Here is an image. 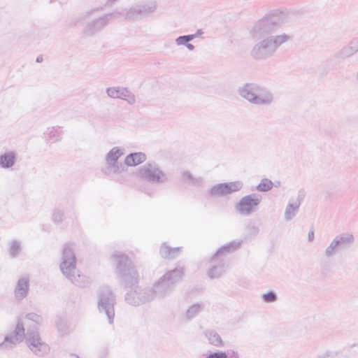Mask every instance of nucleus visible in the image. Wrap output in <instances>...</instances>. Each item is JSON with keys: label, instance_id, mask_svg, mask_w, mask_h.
I'll return each mask as SVG.
<instances>
[{"label": "nucleus", "instance_id": "2", "mask_svg": "<svg viewBox=\"0 0 358 358\" xmlns=\"http://www.w3.org/2000/svg\"><path fill=\"white\" fill-rule=\"evenodd\" d=\"M24 322L22 319L17 320L14 331L6 335L0 343V350H11L25 340L31 352L38 357H43L50 351L49 345L43 341L35 327H29L25 333Z\"/></svg>", "mask_w": 358, "mask_h": 358}, {"label": "nucleus", "instance_id": "31", "mask_svg": "<svg viewBox=\"0 0 358 358\" xmlns=\"http://www.w3.org/2000/svg\"><path fill=\"white\" fill-rule=\"evenodd\" d=\"M20 243L17 241H13L10 243V255L13 257H17L20 252Z\"/></svg>", "mask_w": 358, "mask_h": 358}, {"label": "nucleus", "instance_id": "15", "mask_svg": "<svg viewBox=\"0 0 358 358\" xmlns=\"http://www.w3.org/2000/svg\"><path fill=\"white\" fill-rule=\"evenodd\" d=\"M242 243V240H234L224 245L218 249L215 255L212 257V261L215 262L220 257L236 251L241 248Z\"/></svg>", "mask_w": 358, "mask_h": 358}, {"label": "nucleus", "instance_id": "24", "mask_svg": "<svg viewBox=\"0 0 358 358\" xmlns=\"http://www.w3.org/2000/svg\"><path fill=\"white\" fill-rule=\"evenodd\" d=\"M226 270V266L224 263L220 262L217 265L212 266L207 272L208 278L211 280L219 278L222 276Z\"/></svg>", "mask_w": 358, "mask_h": 358}, {"label": "nucleus", "instance_id": "8", "mask_svg": "<svg viewBox=\"0 0 358 358\" xmlns=\"http://www.w3.org/2000/svg\"><path fill=\"white\" fill-rule=\"evenodd\" d=\"M141 178L155 184L162 185L169 181L167 174L155 162L146 163L138 169Z\"/></svg>", "mask_w": 358, "mask_h": 358}, {"label": "nucleus", "instance_id": "7", "mask_svg": "<svg viewBox=\"0 0 358 358\" xmlns=\"http://www.w3.org/2000/svg\"><path fill=\"white\" fill-rule=\"evenodd\" d=\"M98 308L101 313H104L110 324H113L115 316L114 306L115 297L108 286H101L97 293Z\"/></svg>", "mask_w": 358, "mask_h": 358}, {"label": "nucleus", "instance_id": "34", "mask_svg": "<svg viewBox=\"0 0 358 358\" xmlns=\"http://www.w3.org/2000/svg\"><path fill=\"white\" fill-rule=\"evenodd\" d=\"M229 354L225 351L210 352L206 355L205 358H229Z\"/></svg>", "mask_w": 358, "mask_h": 358}, {"label": "nucleus", "instance_id": "39", "mask_svg": "<svg viewBox=\"0 0 358 358\" xmlns=\"http://www.w3.org/2000/svg\"><path fill=\"white\" fill-rule=\"evenodd\" d=\"M315 234L313 231H310L308 234V239L310 242H312L314 239Z\"/></svg>", "mask_w": 358, "mask_h": 358}, {"label": "nucleus", "instance_id": "4", "mask_svg": "<svg viewBox=\"0 0 358 358\" xmlns=\"http://www.w3.org/2000/svg\"><path fill=\"white\" fill-rule=\"evenodd\" d=\"M238 92L241 98L255 106H269L275 102V96L269 89L255 83L243 85Z\"/></svg>", "mask_w": 358, "mask_h": 358}, {"label": "nucleus", "instance_id": "29", "mask_svg": "<svg viewBox=\"0 0 358 358\" xmlns=\"http://www.w3.org/2000/svg\"><path fill=\"white\" fill-rule=\"evenodd\" d=\"M273 182L268 178H263L261 180L259 185L257 186V190L259 192H268L273 188Z\"/></svg>", "mask_w": 358, "mask_h": 358}, {"label": "nucleus", "instance_id": "3", "mask_svg": "<svg viewBox=\"0 0 358 358\" xmlns=\"http://www.w3.org/2000/svg\"><path fill=\"white\" fill-rule=\"evenodd\" d=\"M76 259L73 250L69 245L64 246L62 252V262L59 265L63 275L73 285L79 287H85L90 285V279L80 274L76 268Z\"/></svg>", "mask_w": 358, "mask_h": 358}, {"label": "nucleus", "instance_id": "18", "mask_svg": "<svg viewBox=\"0 0 358 358\" xmlns=\"http://www.w3.org/2000/svg\"><path fill=\"white\" fill-rule=\"evenodd\" d=\"M29 282L28 277L24 276L18 280L14 291L15 297L17 299L22 300L27 296L29 287Z\"/></svg>", "mask_w": 358, "mask_h": 358}, {"label": "nucleus", "instance_id": "32", "mask_svg": "<svg viewBox=\"0 0 358 358\" xmlns=\"http://www.w3.org/2000/svg\"><path fill=\"white\" fill-rule=\"evenodd\" d=\"M262 299L265 303H273L278 300V296L275 292L270 291L264 293L262 295Z\"/></svg>", "mask_w": 358, "mask_h": 358}, {"label": "nucleus", "instance_id": "17", "mask_svg": "<svg viewBox=\"0 0 358 358\" xmlns=\"http://www.w3.org/2000/svg\"><path fill=\"white\" fill-rule=\"evenodd\" d=\"M358 52V37L353 38L347 45L341 48L336 54L338 59H346Z\"/></svg>", "mask_w": 358, "mask_h": 358}, {"label": "nucleus", "instance_id": "5", "mask_svg": "<svg viewBox=\"0 0 358 358\" xmlns=\"http://www.w3.org/2000/svg\"><path fill=\"white\" fill-rule=\"evenodd\" d=\"M112 258L115 264V273L121 284L131 287L138 282L139 275L131 260L121 252H115Z\"/></svg>", "mask_w": 358, "mask_h": 358}, {"label": "nucleus", "instance_id": "43", "mask_svg": "<svg viewBox=\"0 0 358 358\" xmlns=\"http://www.w3.org/2000/svg\"><path fill=\"white\" fill-rule=\"evenodd\" d=\"M42 60H43V58H42V57H41V56H38V57L36 58V62H42Z\"/></svg>", "mask_w": 358, "mask_h": 358}, {"label": "nucleus", "instance_id": "14", "mask_svg": "<svg viewBox=\"0 0 358 358\" xmlns=\"http://www.w3.org/2000/svg\"><path fill=\"white\" fill-rule=\"evenodd\" d=\"M108 96L113 99H121L125 100L129 104L136 102L135 96L127 88L120 87H113L106 89Z\"/></svg>", "mask_w": 358, "mask_h": 358}, {"label": "nucleus", "instance_id": "19", "mask_svg": "<svg viewBox=\"0 0 358 358\" xmlns=\"http://www.w3.org/2000/svg\"><path fill=\"white\" fill-rule=\"evenodd\" d=\"M17 160V153L15 151L5 152L0 155V168L3 169H12Z\"/></svg>", "mask_w": 358, "mask_h": 358}, {"label": "nucleus", "instance_id": "38", "mask_svg": "<svg viewBox=\"0 0 358 358\" xmlns=\"http://www.w3.org/2000/svg\"><path fill=\"white\" fill-rule=\"evenodd\" d=\"M228 352L229 353V355H230L229 358H239V355L236 351L231 350Z\"/></svg>", "mask_w": 358, "mask_h": 358}, {"label": "nucleus", "instance_id": "25", "mask_svg": "<svg viewBox=\"0 0 358 358\" xmlns=\"http://www.w3.org/2000/svg\"><path fill=\"white\" fill-rule=\"evenodd\" d=\"M182 178L184 182H188L191 185L199 186L203 182L201 177L194 176L189 171H183L181 172Z\"/></svg>", "mask_w": 358, "mask_h": 358}, {"label": "nucleus", "instance_id": "9", "mask_svg": "<svg viewBox=\"0 0 358 358\" xmlns=\"http://www.w3.org/2000/svg\"><path fill=\"white\" fill-rule=\"evenodd\" d=\"M352 234L346 232L336 236L326 248L324 255L327 259L336 256L341 251L350 248L354 243Z\"/></svg>", "mask_w": 358, "mask_h": 358}, {"label": "nucleus", "instance_id": "13", "mask_svg": "<svg viewBox=\"0 0 358 358\" xmlns=\"http://www.w3.org/2000/svg\"><path fill=\"white\" fill-rule=\"evenodd\" d=\"M243 186V184L241 181L220 183L214 185L209 193L213 196H223L239 191Z\"/></svg>", "mask_w": 358, "mask_h": 358}, {"label": "nucleus", "instance_id": "23", "mask_svg": "<svg viewBox=\"0 0 358 358\" xmlns=\"http://www.w3.org/2000/svg\"><path fill=\"white\" fill-rule=\"evenodd\" d=\"M146 159V156L143 152L131 153L124 159V164L126 166H136Z\"/></svg>", "mask_w": 358, "mask_h": 358}, {"label": "nucleus", "instance_id": "16", "mask_svg": "<svg viewBox=\"0 0 358 358\" xmlns=\"http://www.w3.org/2000/svg\"><path fill=\"white\" fill-rule=\"evenodd\" d=\"M111 16L112 14H107L99 18L92 20L87 24L86 31L89 34H93L100 31L107 25Z\"/></svg>", "mask_w": 358, "mask_h": 358}, {"label": "nucleus", "instance_id": "1", "mask_svg": "<svg viewBox=\"0 0 358 358\" xmlns=\"http://www.w3.org/2000/svg\"><path fill=\"white\" fill-rule=\"evenodd\" d=\"M289 15L287 10H275L255 23L250 32L251 37L258 41L250 52L254 59L264 61L272 57L282 45L290 41V36L285 33L275 34L288 21Z\"/></svg>", "mask_w": 358, "mask_h": 358}, {"label": "nucleus", "instance_id": "12", "mask_svg": "<svg viewBox=\"0 0 358 358\" xmlns=\"http://www.w3.org/2000/svg\"><path fill=\"white\" fill-rule=\"evenodd\" d=\"M123 155V150L118 147H114L109 151L106 156L107 164L106 174L117 173L124 171V164L117 163L118 159Z\"/></svg>", "mask_w": 358, "mask_h": 358}, {"label": "nucleus", "instance_id": "21", "mask_svg": "<svg viewBox=\"0 0 358 358\" xmlns=\"http://www.w3.org/2000/svg\"><path fill=\"white\" fill-rule=\"evenodd\" d=\"M204 335L210 345L215 348L224 347V342L220 334L215 330H206L204 332Z\"/></svg>", "mask_w": 358, "mask_h": 358}, {"label": "nucleus", "instance_id": "27", "mask_svg": "<svg viewBox=\"0 0 358 358\" xmlns=\"http://www.w3.org/2000/svg\"><path fill=\"white\" fill-rule=\"evenodd\" d=\"M138 8L141 15H148L154 13L157 8V3L151 1L146 3H138Z\"/></svg>", "mask_w": 358, "mask_h": 358}, {"label": "nucleus", "instance_id": "35", "mask_svg": "<svg viewBox=\"0 0 358 358\" xmlns=\"http://www.w3.org/2000/svg\"><path fill=\"white\" fill-rule=\"evenodd\" d=\"M194 39V36L189 35H184L178 36L176 39V43L177 45H186L187 43L192 41Z\"/></svg>", "mask_w": 358, "mask_h": 358}, {"label": "nucleus", "instance_id": "10", "mask_svg": "<svg viewBox=\"0 0 358 358\" xmlns=\"http://www.w3.org/2000/svg\"><path fill=\"white\" fill-rule=\"evenodd\" d=\"M262 201V196L251 194L243 196L235 206L236 211L242 216H249L257 210Z\"/></svg>", "mask_w": 358, "mask_h": 358}, {"label": "nucleus", "instance_id": "20", "mask_svg": "<svg viewBox=\"0 0 358 358\" xmlns=\"http://www.w3.org/2000/svg\"><path fill=\"white\" fill-rule=\"evenodd\" d=\"M299 200L290 199L285 208L284 217L286 221L292 220L297 214L300 206Z\"/></svg>", "mask_w": 358, "mask_h": 358}, {"label": "nucleus", "instance_id": "22", "mask_svg": "<svg viewBox=\"0 0 358 358\" xmlns=\"http://www.w3.org/2000/svg\"><path fill=\"white\" fill-rule=\"evenodd\" d=\"M181 251L180 247L170 248L166 243H163L160 248V255L164 259H174Z\"/></svg>", "mask_w": 358, "mask_h": 358}, {"label": "nucleus", "instance_id": "40", "mask_svg": "<svg viewBox=\"0 0 358 358\" xmlns=\"http://www.w3.org/2000/svg\"><path fill=\"white\" fill-rule=\"evenodd\" d=\"M203 32L202 29H198L195 34H189V36H194V38H196L197 36H200V35L203 34Z\"/></svg>", "mask_w": 358, "mask_h": 358}, {"label": "nucleus", "instance_id": "26", "mask_svg": "<svg viewBox=\"0 0 358 358\" xmlns=\"http://www.w3.org/2000/svg\"><path fill=\"white\" fill-rule=\"evenodd\" d=\"M202 310V306L199 303H195L190 306L184 314V317L187 320H191L197 316Z\"/></svg>", "mask_w": 358, "mask_h": 358}, {"label": "nucleus", "instance_id": "33", "mask_svg": "<svg viewBox=\"0 0 358 358\" xmlns=\"http://www.w3.org/2000/svg\"><path fill=\"white\" fill-rule=\"evenodd\" d=\"M259 229L255 224L250 223L246 226V237H251L258 234Z\"/></svg>", "mask_w": 358, "mask_h": 358}, {"label": "nucleus", "instance_id": "42", "mask_svg": "<svg viewBox=\"0 0 358 358\" xmlns=\"http://www.w3.org/2000/svg\"><path fill=\"white\" fill-rule=\"evenodd\" d=\"M117 0H108L106 1V5L107 6H110L112 4H113L114 3H115Z\"/></svg>", "mask_w": 358, "mask_h": 358}, {"label": "nucleus", "instance_id": "44", "mask_svg": "<svg viewBox=\"0 0 358 358\" xmlns=\"http://www.w3.org/2000/svg\"><path fill=\"white\" fill-rule=\"evenodd\" d=\"M76 358H79V357H76Z\"/></svg>", "mask_w": 358, "mask_h": 358}, {"label": "nucleus", "instance_id": "11", "mask_svg": "<svg viewBox=\"0 0 358 358\" xmlns=\"http://www.w3.org/2000/svg\"><path fill=\"white\" fill-rule=\"evenodd\" d=\"M124 300L128 304L137 306L152 301L153 295L149 287H136L125 294Z\"/></svg>", "mask_w": 358, "mask_h": 358}, {"label": "nucleus", "instance_id": "41", "mask_svg": "<svg viewBox=\"0 0 358 358\" xmlns=\"http://www.w3.org/2000/svg\"><path fill=\"white\" fill-rule=\"evenodd\" d=\"M185 46H186V48H187L189 50H190V51H192V50H194V46L192 44L189 43V42H188V43H187V44H186V45H185Z\"/></svg>", "mask_w": 358, "mask_h": 358}, {"label": "nucleus", "instance_id": "6", "mask_svg": "<svg viewBox=\"0 0 358 358\" xmlns=\"http://www.w3.org/2000/svg\"><path fill=\"white\" fill-rule=\"evenodd\" d=\"M184 274L182 267H177L166 272L150 289L152 292L153 300L155 298L163 299L170 294L173 290L174 285L180 281Z\"/></svg>", "mask_w": 358, "mask_h": 358}, {"label": "nucleus", "instance_id": "37", "mask_svg": "<svg viewBox=\"0 0 358 358\" xmlns=\"http://www.w3.org/2000/svg\"><path fill=\"white\" fill-rule=\"evenodd\" d=\"M57 328L58 331L62 334H64L66 332L68 327L65 322L62 321V320H59L56 322Z\"/></svg>", "mask_w": 358, "mask_h": 358}, {"label": "nucleus", "instance_id": "28", "mask_svg": "<svg viewBox=\"0 0 358 358\" xmlns=\"http://www.w3.org/2000/svg\"><path fill=\"white\" fill-rule=\"evenodd\" d=\"M19 319H22L24 322V327L28 325V322L31 321L34 322L36 324L40 325L42 324L43 320V317L34 313H29L24 315V317H19Z\"/></svg>", "mask_w": 358, "mask_h": 358}, {"label": "nucleus", "instance_id": "30", "mask_svg": "<svg viewBox=\"0 0 358 358\" xmlns=\"http://www.w3.org/2000/svg\"><path fill=\"white\" fill-rule=\"evenodd\" d=\"M138 10L139 8L138 4L132 6L125 13V17L127 19H133L134 17L141 16V13Z\"/></svg>", "mask_w": 358, "mask_h": 358}, {"label": "nucleus", "instance_id": "36", "mask_svg": "<svg viewBox=\"0 0 358 358\" xmlns=\"http://www.w3.org/2000/svg\"><path fill=\"white\" fill-rule=\"evenodd\" d=\"M64 217V213L63 211L60 210H55L52 214V219L54 222L55 223H60Z\"/></svg>", "mask_w": 358, "mask_h": 358}]
</instances>
